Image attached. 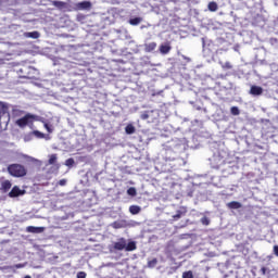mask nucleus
Instances as JSON below:
<instances>
[{"label":"nucleus","mask_w":278,"mask_h":278,"mask_svg":"<svg viewBox=\"0 0 278 278\" xmlns=\"http://www.w3.org/2000/svg\"><path fill=\"white\" fill-rule=\"evenodd\" d=\"M112 251H136L138 247L136 245V241H129L127 243L126 238H119L116 242L112 244Z\"/></svg>","instance_id":"f257e3e1"},{"label":"nucleus","mask_w":278,"mask_h":278,"mask_svg":"<svg viewBox=\"0 0 278 278\" xmlns=\"http://www.w3.org/2000/svg\"><path fill=\"white\" fill-rule=\"evenodd\" d=\"M9 175H11V177H25V175H27V168L24 167V165H21L18 163H13L10 164L7 168Z\"/></svg>","instance_id":"f03ea898"},{"label":"nucleus","mask_w":278,"mask_h":278,"mask_svg":"<svg viewBox=\"0 0 278 278\" xmlns=\"http://www.w3.org/2000/svg\"><path fill=\"white\" fill-rule=\"evenodd\" d=\"M34 121V115L31 114H26L24 117H21L16 121V125L18 127H27V125H29V123H33Z\"/></svg>","instance_id":"7ed1b4c3"},{"label":"nucleus","mask_w":278,"mask_h":278,"mask_svg":"<svg viewBox=\"0 0 278 278\" xmlns=\"http://www.w3.org/2000/svg\"><path fill=\"white\" fill-rule=\"evenodd\" d=\"M2 118H5L8 123V121H10V112L8 104L5 102L0 101V123Z\"/></svg>","instance_id":"20e7f679"},{"label":"nucleus","mask_w":278,"mask_h":278,"mask_svg":"<svg viewBox=\"0 0 278 278\" xmlns=\"http://www.w3.org/2000/svg\"><path fill=\"white\" fill-rule=\"evenodd\" d=\"M10 190H12V181L2 178V180H0V191L5 194L10 192Z\"/></svg>","instance_id":"39448f33"},{"label":"nucleus","mask_w":278,"mask_h":278,"mask_svg":"<svg viewBox=\"0 0 278 278\" xmlns=\"http://www.w3.org/2000/svg\"><path fill=\"white\" fill-rule=\"evenodd\" d=\"M25 190L21 189L18 186H14L9 192L10 199H16V197H23Z\"/></svg>","instance_id":"423d86ee"},{"label":"nucleus","mask_w":278,"mask_h":278,"mask_svg":"<svg viewBox=\"0 0 278 278\" xmlns=\"http://www.w3.org/2000/svg\"><path fill=\"white\" fill-rule=\"evenodd\" d=\"M250 94H252V97H260V96L264 94V88H262L260 86L252 85L250 88Z\"/></svg>","instance_id":"0eeeda50"},{"label":"nucleus","mask_w":278,"mask_h":278,"mask_svg":"<svg viewBox=\"0 0 278 278\" xmlns=\"http://www.w3.org/2000/svg\"><path fill=\"white\" fill-rule=\"evenodd\" d=\"M186 214H188V208L186 206H180L176 214L173 215V220H179V218L186 216Z\"/></svg>","instance_id":"6e6552de"},{"label":"nucleus","mask_w":278,"mask_h":278,"mask_svg":"<svg viewBox=\"0 0 278 278\" xmlns=\"http://www.w3.org/2000/svg\"><path fill=\"white\" fill-rule=\"evenodd\" d=\"M144 51L146 53H151L157 49V43L156 42H150V43H144Z\"/></svg>","instance_id":"1a4fd4ad"},{"label":"nucleus","mask_w":278,"mask_h":278,"mask_svg":"<svg viewBox=\"0 0 278 278\" xmlns=\"http://www.w3.org/2000/svg\"><path fill=\"white\" fill-rule=\"evenodd\" d=\"M78 10H90L92 8V3L90 1H83L77 3Z\"/></svg>","instance_id":"9d476101"},{"label":"nucleus","mask_w":278,"mask_h":278,"mask_svg":"<svg viewBox=\"0 0 278 278\" xmlns=\"http://www.w3.org/2000/svg\"><path fill=\"white\" fill-rule=\"evenodd\" d=\"M26 231H28V233H42V231H45V228L36 227V226H28L26 228Z\"/></svg>","instance_id":"9b49d317"},{"label":"nucleus","mask_w":278,"mask_h":278,"mask_svg":"<svg viewBox=\"0 0 278 278\" xmlns=\"http://www.w3.org/2000/svg\"><path fill=\"white\" fill-rule=\"evenodd\" d=\"M170 43H165V45H161L160 46V52L163 54V55H166L168 53H170Z\"/></svg>","instance_id":"f8f14e48"},{"label":"nucleus","mask_w":278,"mask_h":278,"mask_svg":"<svg viewBox=\"0 0 278 278\" xmlns=\"http://www.w3.org/2000/svg\"><path fill=\"white\" fill-rule=\"evenodd\" d=\"M24 36L25 38H33V40H38V38H40V33H38V30H35L30 33H25Z\"/></svg>","instance_id":"ddd939ff"},{"label":"nucleus","mask_w":278,"mask_h":278,"mask_svg":"<svg viewBox=\"0 0 278 278\" xmlns=\"http://www.w3.org/2000/svg\"><path fill=\"white\" fill-rule=\"evenodd\" d=\"M227 207H229V210H240V207H242V203L232 201L227 204Z\"/></svg>","instance_id":"4468645a"},{"label":"nucleus","mask_w":278,"mask_h":278,"mask_svg":"<svg viewBox=\"0 0 278 278\" xmlns=\"http://www.w3.org/2000/svg\"><path fill=\"white\" fill-rule=\"evenodd\" d=\"M52 5H54V8H58L59 10H64V8H66V2L54 0L52 1Z\"/></svg>","instance_id":"2eb2a0df"},{"label":"nucleus","mask_w":278,"mask_h":278,"mask_svg":"<svg viewBox=\"0 0 278 278\" xmlns=\"http://www.w3.org/2000/svg\"><path fill=\"white\" fill-rule=\"evenodd\" d=\"M27 71H31V66H23L20 70V73H24V74H22V77L29 79V77H31V76H29V74H27Z\"/></svg>","instance_id":"dca6fc26"},{"label":"nucleus","mask_w":278,"mask_h":278,"mask_svg":"<svg viewBox=\"0 0 278 278\" xmlns=\"http://www.w3.org/2000/svg\"><path fill=\"white\" fill-rule=\"evenodd\" d=\"M129 212H130V214H132L134 216H136V214H140L141 208H140V206H138V205H130V206H129Z\"/></svg>","instance_id":"f3484780"},{"label":"nucleus","mask_w":278,"mask_h":278,"mask_svg":"<svg viewBox=\"0 0 278 278\" xmlns=\"http://www.w3.org/2000/svg\"><path fill=\"white\" fill-rule=\"evenodd\" d=\"M125 132L128 134V136H131V134H136V127L131 124H128L125 127Z\"/></svg>","instance_id":"a211bd4d"},{"label":"nucleus","mask_w":278,"mask_h":278,"mask_svg":"<svg viewBox=\"0 0 278 278\" xmlns=\"http://www.w3.org/2000/svg\"><path fill=\"white\" fill-rule=\"evenodd\" d=\"M142 23V17H134L129 20V25L136 26Z\"/></svg>","instance_id":"6ab92c4d"},{"label":"nucleus","mask_w":278,"mask_h":278,"mask_svg":"<svg viewBox=\"0 0 278 278\" xmlns=\"http://www.w3.org/2000/svg\"><path fill=\"white\" fill-rule=\"evenodd\" d=\"M207 9L210 12H216L218 10V4L215 1L208 3Z\"/></svg>","instance_id":"aec40b11"},{"label":"nucleus","mask_w":278,"mask_h":278,"mask_svg":"<svg viewBox=\"0 0 278 278\" xmlns=\"http://www.w3.org/2000/svg\"><path fill=\"white\" fill-rule=\"evenodd\" d=\"M56 162H58V154H51L50 157H49V160H48V163H49L50 165H53V164H55Z\"/></svg>","instance_id":"412c9836"},{"label":"nucleus","mask_w":278,"mask_h":278,"mask_svg":"<svg viewBox=\"0 0 278 278\" xmlns=\"http://www.w3.org/2000/svg\"><path fill=\"white\" fill-rule=\"evenodd\" d=\"M230 113L232 114V116H240V109H238V106H232L230 109Z\"/></svg>","instance_id":"4be33fe9"},{"label":"nucleus","mask_w":278,"mask_h":278,"mask_svg":"<svg viewBox=\"0 0 278 278\" xmlns=\"http://www.w3.org/2000/svg\"><path fill=\"white\" fill-rule=\"evenodd\" d=\"M127 194H128L129 197H136V194H138V191H136V188H135V187H130V188H128V190H127Z\"/></svg>","instance_id":"5701e85b"},{"label":"nucleus","mask_w":278,"mask_h":278,"mask_svg":"<svg viewBox=\"0 0 278 278\" xmlns=\"http://www.w3.org/2000/svg\"><path fill=\"white\" fill-rule=\"evenodd\" d=\"M157 266V258H152L148 262V268H155Z\"/></svg>","instance_id":"b1692460"},{"label":"nucleus","mask_w":278,"mask_h":278,"mask_svg":"<svg viewBox=\"0 0 278 278\" xmlns=\"http://www.w3.org/2000/svg\"><path fill=\"white\" fill-rule=\"evenodd\" d=\"M65 166H75V159L71 157L65 161Z\"/></svg>","instance_id":"393cba45"},{"label":"nucleus","mask_w":278,"mask_h":278,"mask_svg":"<svg viewBox=\"0 0 278 278\" xmlns=\"http://www.w3.org/2000/svg\"><path fill=\"white\" fill-rule=\"evenodd\" d=\"M222 68H224L225 71H229L233 68V65H231L230 62H226L225 64L222 65Z\"/></svg>","instance_id":"a878e982"},{"label":"nucleus","mask_w":278,"mask_h":278,"mask_svg":"<svg viewBox=\"0 0 278 278\" xmlns=\"http://www.w3.org/2000/svg\"><path fill=\"white\" fill-rule=\"evenodd\" d=\"M182 278H194V275L192 274V270L185 271Z\"/></svg>","instance_id":"bb28decb"},{"label":"nucleus","mask_w":278,"mask_h":278,"mask_svg":"<svg viewBox=\"0 0 278 278\" xmlns=\"http://www.w3.org/2000/svg\"><path fill=\"white\" fill-rule=\"evenodd\" d=\"M140 117H141L142 121H148V118H149V111L143 112Z\"/></svg>","instance_id":"cd10ccee"},{"label":"nucleus","mask_w":278,"mask_h":278,"mask_svg":"<svg viewBox=\"0 0 278 278\" xmlns=\"http://www.w3.org/2000/svg\"><path fill=\"white\" fill-rule=\"evenodd\" d=\"M86 277H87L86 271H78L77 273V278H86Z\"/></svg>","instance_id":"c85d7f7f"},{"label":"nucleus","mask_w":278,"mask_h":278,"mask_svg":"<svg viewBox=\"0 0 278 278\" xmlns=\"http://www.w3.org/2000/svg\"><path fill=\"white\" fill-rule=\"evenodd\" d=\"M34 134L37 136V138H45V134H42L38 130H35Z\"/></svg>","instance_id":"c756f323"},{"label":"nucleus","mask_w":278,"mask_h":278,"mask_svg":"<svg viewBox=\"0 0 278 278\" xmlns=\"http://www.w3.org/2000/svg\"><path fill=\"white\" fill-rule=\"evenodd\" d=\"M201 223H202V225H210V219H207V217H203L201 219Z\"/></svg>","instance_id":"7c9ffc66"},{"label":"nucleus","mask_w":278,"mask_h":278,"mask_svg":"<svg viewBox=\"0 0 278 278\" xmlns=\"http://www.w3.org/2000/svg\"><path fill=\"white\" fill-rule=\"evenodd\" d=\"M121 224L118 223V222H115V223H113V228L114 229H121Z\"/></svg>","instance_id":"2f4dec72"},{"label":"nucleus","mask_w":278,"mask_h":278,"mask_svg":"<svg viewBox=\"0 0 278 278\" xmlns=\"http://www.w3.org/2000/svg\"><path fill=\"white\" fill-rule=\"evenodd\" d=\"M274 255L278 257V245H274Z\"/></svg>","instance_id":"473e14b6"},{"label":"nucleus","mask_w":278,"mask_h":278,"mask_svg":"<svg viewBox=\"0 0 278 278\" xmlns=\"http://www.w3.org/2000/svg\"><path fill=\"white\" fill-rule=\"evenodd\" d=\"M59 186H66V179H61L59 181Z\"/></svg>","instance_id":"72a5a7b5"},{"label":"nucleus","mask_w":278,"mask_h":278,"mask_svg":"<svg viewBox=\"0 0 278 278\" xmlns=\"http://www.w3.org/2000/svg\"><path fill=\"white\" fill-rule=\"evenodd\" d=\"M46 129H48L49 134H51V128L49 127V124H45Z\"/></svg>","instance_id":"f704fd0d"},{"label":"nucleus","mask_w":278,"mask_h":278,"mask_svg":"<svg viewBox=\"0 0 278 278\" xmlns=\"http://www.w3.org/2000/svg\"><path fill=\"white\" fill-rule=\"evenodd\" d=\"M262 273H263V275H266V267H262Z\"/></svg>","instance_id":"c9c22d12"},{"label":"nucleus","mask_w":278,"mask_h":278,"mask_svg":"<svg viewBox=\"0 0 278 278\" xmlns=\"http://www.w3.org/2000/svg\"><path fill=\"white\" fill-rule=\"evenodd\" d=\"M4 2L5 0H0V5H3Z\"/></svg>","instance_id":"e433bc0d"}]
</instances>
